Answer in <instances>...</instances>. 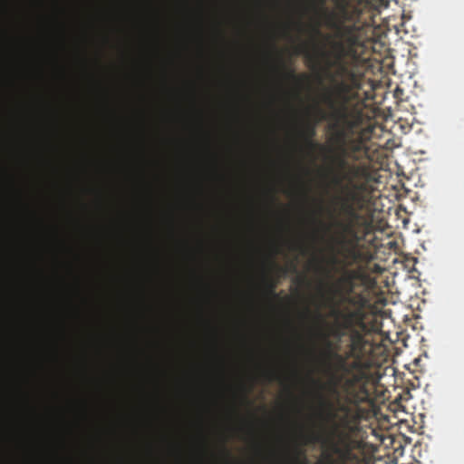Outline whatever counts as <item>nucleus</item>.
Here are the masks:
<instances>
[{
    "instance_id": "1",
    "label": "nucleus",
    "mask_w": 464,
    "mask_h": 464,
    "mask_svg": "<svg viewBox=\"0 0 464 464\" xmlns=\"http://www.w3.org/2000/svg\"><path fill=\"white\" fill-rule=\"evenodd\" d=\"M325 0H322L324 3ZM322 25L331 33L323 34L324 44L316 50L322 72L330 82L324 88L304 119H290L286 127L293 132L312 139L321 122H325L328 139H372L373 127L364 126V114L355 101L353 90L360 87L355 72L362 47L363 6L362 0H329Z\"/></svg>"
},
{
    "instance_id": "2",
    "label": "nucleus",
    "mask_w": 464,
    "mask_h": 464,
    "mask_svg": "<svg viewBox=\"0 0 464 464\" xmlns=\"http://www.w3.org/2000/svg\"><path fill=\"white\" fill-rule=\"evenodd\" d=\"M276 71L284 72V75L287 79L294 80L295 82H299L301 79H305L307 76L305 74L296 75L293 70H286L285 63L280 61L278 66L276 67Z\"/></svg>"
},
{
    "instance_id": "3",
    "label": "nucleus",
    "mask_w": 464,
    "mask_h": 464,
    "mask_svg": "<svg viewBox=\"0 0 464 464\" xmlns=\"http://www.w3.org/2000/svg\"><path fill=\"white\" fill-rule=\"evenodd\" d=\"M390 141H391V140H388L384 143V145H385V146L390 145Z\"/></svg>"
},
{
    "instance_id": "4",
    "label": "nucleus",
    "mask_w": 464,
    "mask_h": 464,
    "mask_svg": "<svg viewBox=\"0 0 464 464\" xmlns=\"http://www.w3.org/2000/svg\"><path fill=\"white\" fill-rule=\"evenodd\" d=\"M370 145L374 146V145H378V144L374 141H371Z\"/></svg>"
},
{
    "instance_id": "5",
    "label": "nucleus",
    "mask_w": 464,
    "mask_h": 464,
    "mask_svg": "<svg viewBox=\"0 0 464 464\" xmlns=\"http://www.w3.org/2000/svg\"><path fill=\"white\" fill-rule=\"evenodd\" d=\"M198 117L199 119H201V118H202V113H201V112H198Z\"/></svg>"
}]
</instances>
